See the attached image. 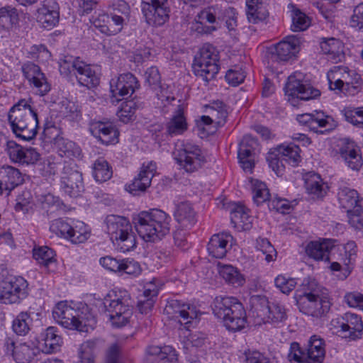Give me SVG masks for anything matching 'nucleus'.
I'll use <instances>...</instances> for the list:
<instances>
[{"label": "nucleus", "mask_w": 363, "mask_h": 363, "mask_svg": "<svg viewBox=\"0 0 363 363\" xmlns=\"http://www.w3.org/2000/svg\"><path fill=\"white\" fill-rule=\"evenodd\" d=\"M54 319L62 327L88 333L96 325V320L91 309L84 303L72 306L67 301L56 304L52 311Z\"/></svg>", "instance_id": "nucleus-1"}, {"label": "nucleus", "mask_w": 363, "mask_h": 363, "mask_svg": "<svg viewBox=\"0 0 363 363\" xmlns=\"http://www.w3.org/2000/svg\"><path fill=\"white\" fill-rule=\"evenodd\" d=\"M171 217L166 212L153 208L140 212L133 218L135 228L145 242L161 240L170 230Z\"/></svg>", "instance_id": "nucleus-2"}, {"label": "nucleus", "mask_w": 363, "mask_h": 363, "mask_svg": "<svg viewBox=\"0 0 363 363\" xmlns=\"http://www.w3.org/2000/svg\"><path fill=\"white\" fill-rule=\"evenodd\" d=\"M8 121L12 132L25 141L33 139L38 127V114L26 99H21L8 113Z\"/></svg>", "instance_id": "nucleus-3"}, {"label": "nucleus", "mask_w": 363, "mask_h": 363, "mask_svg": "<svg viewBox=\"0 0 363 363\" xmlns=\"http://www.w3.org/2000/svg\"><path fill=\"white\" fill-rule=\"evenodd\" d=\"M216 317L222 320L225 327L230 331H239L247 323L246 312L242 303L235 297L217 296L212 305Z\"/></svg>", "instance_id": "nucleus-4"}, {"label": "nucleus", "mask_w": 363, "mask_h": 363, "mask_svg": "<svg viewBox=\"0 0 363 363\" xmlns=\"http://www.w3.org/2000/svg\"><path fill=\"white\" fill-rule=\"evenodd\" d=\"M320 286L315 280L304 279L296 291L297 296L303 298L300 303V311L303 313L320 318L328 313L330 302L327 297L320 296Z\"/></svg>", "instance_id": "nucleus-5"}, {"label": "nucleus", "mask_w": 363, "mask_h": 363, "mask_svg": "<svg viewBox=\"0 0 363 363\" xmlns=\"http://www.w3.org/2000/svg\"><path fill=\"white\" fill-rule=\"evenodd\" d=\"M103 304L113 325L121 327L128 322L132 311L128 291L114 288L104 297Z\"/></svg>", "instance_id": "nucleus-6"}, {"label": "nucleus", "mask_w": 363, "mask_h": 363, "mask_svg": "<svg viewBox=\"0 0 363 363\" xmlns=\"http://www.w3.org/2000/svg\"><path fill=\"white\" fill-rule=\"evenodd\" d=\"M107 233L123 252L136 247V238L129 220L121 216L108 215L105 220Z\"/></svg>", "instance_id": "nucleus-7"}, {"label": "nucleus", "mask_w": 363, "mask_h": 363, "mask_svg": "<svg viewBox=\"0 0 363 363\" xmlns=\"http://www.w3.org/2000/svg\"><path fill=\"white\" fill-rule=\"evenodd\" d=\"M218 52L210 44L204 45L196 56L193 63V71L196 76L208 82L213 79L219 71Z\"/></svg>", "instance_id": "nucleus-8"}, {"label": "nucleus", "mask_w": 363, "mask_h": 363, "mask_svg": "<svg viewBox=\"0 0 363 363\" xmlns=\"http://www.w3.org/2000/svg\"><path fill=\"white\" fill-rule=\"evenodd\" d=\"M174 154L180 168L189 174L198 172L206 162L200 147L190 142L184 143Z\"/></svg>", "instance_id": "nucleus-9"}, {"label": "nucleus", "mask_w": 363, "mask_h": 363, "mask_svg": "<svg viewBox=\"0 0 363 363\" xmlns=\"http://www.w3.org/2000/svg\"><path fill=\"white\" fill-rule=\"evenodd\" d=\"M28 294V283L23 277H11L0 282V301L3 303H20Z\"/></svg>", "instance_id": "nucleus-10"}, {"label": "nucleus", "mask_w": 363, "mask_h": 363, "mask_svg": "<svg viewBox=\"0 0 363 363\" xmlns=\"http://www.w3.org/2000/svg\"><path fill=\"white\" fill-rule=\"evenodd\" d=\"M84 189L82 174L74 168L72 163H65L61 176V191L71 198H77Z\"/></svg>", "instance_id": "nucleus-11"}, {"label": "nucleus", "mask_w": 363, "mask_h": 363, "mask_svg": "<svg viewBox=\"0 0 363 363\" xmlns=\"http://www.w3.org/2000/svg\"><path fill=\"white\" fill-rule=\"evenodd\" d=\"M286 93L288 101L292 106H296L297 99L308 101L320 95V91L313 88L311 84L304 83L296 75H290L286 84Z\"/></svg>", "instance_id": "nucleus-12"}, {"label": "nucleus", "mask_w": 363, "mask_h": 363, "mask_svg": "<svg viewBox=\"0 0 363 363\" xmlns=\"http://www.w3.org/2000/svg\"><path fill=\"white\" fill-rule=\"evenodd\" d=\"M139 86L136 77L131 73L120 74L110 81L112 102H118L122 99L130 96Z\"/></svg>", "instance_id": "nucleus-13"}, {"label": "nucleus", "mask_w": 363, "mask_h": 363, "mask_svg": "<svg viewBox=\"0 0 363 363\" xmlns=\"http://www.w3.org/2000/svg\"><path fill=\"white\" fill-rule=\"evenodd\" d=\"M21 71L29 85L37 94L45 96L50 91V85L38 65L27 62L22 65Z\"/></svg>", "instance_id": "nucleus-14"}, {"label": "nucleus", "mask_w": 363, "mask_h": 363, "mask_svg": "<svg viewBox=\"0 0 363 363\" xmlns=\"http://www.w3.org/2000/svg\"><path fill=\"white\" fill-rule=\"evenodd\" d=\"M164 311L172 318L178 320L186 328L189 327L191 320L197 316L196 308L193 305L176 299L168 301Z\"/></svg>", "instance_id": "nucleus-15"}, {"label": "nucleus", "mask_w": 363, "mask_h": 363, "mask_svg": "<svg viewBox=\"0 0 363 363\" xmlns=\"http://www.w3.org/2000/svg\"><path fill=\"white\" fill-rule=\"evenodd\" d=\"M301 39L296 35L285 37L272 51V58L275 61H289L300 50Z\"/></svg>", "instance_id": "nucleus-16"}, {"label": "nucleus", "mask_w": 363, "mask_h": 363, "mask_svg": "<svg viewBox=\"0 0 363 363\" xmlns=\"http://www.w3.org/2000/svg\"><path fill=\"white\" fill-rule=\"evenodd\" d=\"M37 21L45 29L54 28L59 22L60 6L55 0H44L37 10Z\"/></svg>", "instance_id": "nucleus-17"}, {"label": "nucleus", "mask_w": 363, "mask_h": 363, "mask_svg": "<svg viewBox=\"0 0 363 363\" xmlns=\"http://www.w3.org/2000/svg\"><path fill=\"white\" fill-rule=\"evenodd\" d=\"M89 131L94 138L106 145L117 143L119 135L116 126L108 121H91Z\"/></svg>", "instance_id": "nucleus-18"}, {"label": "nucleus", "mask_w": 363, "mask_h": 363, "mask_svg": "<svg viewBox=\"0 0 363 363\" xmlns=\"http://www.w3.org/2000/svg\"><path fill=\"white\" fill-rule=\"evenodd\" d=\"M4 350L7 355L12 356L16 362L32 361L35 356V349L26 343L16 345L11 337H6L4 340Z\"/></svg>", "instance_id": "nucleus-19"}, {"label": "nucleus", "mask_w": 363, "mask_h": 363, "mask_svg": "<svg viewBox=\"0 0 363 363\" xmlns=\"http://www.w3.org/2000/svg\"><path fill=\"white\" fill-rule=\"evenodd\" d=\"M233 236L228 233L214 234L207 245L208 255L216 259H222L231 248Z\"/></svg>", "instance_id": "nucleus-20"}, {"label": "nucleus", "mask_w": 363, "mask_h": 363, "mask_svg": "<svg viewBox=\"0 0 363 363\" xmlns=\"http://www.w3.org/2000/svg\"><path fill=\"white\" fill-rule=\"evenodd\" d=\"M142 11L148 24L159 26L169 18V11L166 4L143 3Z\"/></svg>", "instance_id": "nucleus-21"}, {"label": "nucleus", "mask_w": 363, "mask_h": 363, "mask_svg": "<svg viewBox=\"0 0 363 363\" xmlns=\"http://www.w3.org/2000/svg\"><path fill=\"white\" fill-rule=\"evenodd\" d=\"M257 316L260 317L264 323H269L279 326L287 318L286 310L282 304L274 302L258 310Z\"/></svg>", "instance_id": "nucleus-22"}, {"label": "nucleus", "mask_w": 363, "mask_h": 363, "mask_svg": "<svg viewBox=\"0 0 363 363\" xmlns=\"http://www.w3.org/2000/svg\"><path fill=\"white\" fill-rule=\"evenodd\" d=\"M157 172V164L150 161L144 162L140 171L129 185L130 191H145L151 184L152 179Z\"/></svg>", "instance_id": "nucleus-23"}, {"label": "nucleus", "mask_w": 363, "mask_h": 363, "mask_svg": "<svg viewBox=\"0 0 363 363\" xmlns=\"http://www.w3.org/2000/svg\"><path fill=\"white\" fill-rule=\"evenodd\" d=\"M321 52L326 55L328 60L337 63L344 58V44L335 38H322L320 41Z\"/></svg>", "instance_id": "nucleus-24"}, {"label": "nucleus", "mask_w": 363, "mask_h": 363, "mask_svg": "<svg viewBox=\"0 0 363 363\" xmlns=\"http://www.w3.org/2000/svg\"><path fill=\"white\" fill-rule=\"evenodd\" d=\"M79 84L88 89L96 87L99 84L100 78L92 66L80 60L74 72Z\"/></svg>", "instance_id": "nucleus-25"}, {"label": "nucleus", "mask_w": 363, "mask_h": 363, "mask_svg": "<svg viewBox=\"0 0 363 363\" xmlns=\"http://www.w3.org/2000/svg\"><path fill=\"white\" fill-rule=\"evenodd\" d=\"M174 217L179 228L185 230H190L197 222L196 213L191 203L188 201H183L177 205Z\"/></svg>", "instance_id": "nucleus-26"}, {"label": "nucleus", "mask_w": 363, "mask_h": 363, "mask_svg": "<svg viewBox=\"0 0 363 363\" xmlns=\"http://www.w3.org/2000/svg\"><path fill=\"white\" fill-rule=\"evenodd\" d=\"M146 352L148 356L152 357L150 360L155 363H179L177 351L169 345H151L147 348Z\"/></svg>", "instance_id": "nucleus-27"}, {"label": "nucleus", "mask_w": 363, "mask_h": 363, "mask_svg": "<svg viewBox=\"0 0 363 363\" xmlns=\"http://www.w3.org/2000/svg\"><path fill=\"white\" fill-rule=\"evenodd\" d=\"M146 352L148 356L152 357L150 360L155 363H179L177 351L169 345H151L147 348Z\"/></svg>", "instance_id": "nucleus-28"}, {"label": "nucleus", "mask_w": 363, "mask_h": 363, "mask_svg": "<svg viewBox=\"0 0 363 363\" xmlns=\"http://www.w3.org/2000/svg\"><path fill=\"white\" fill-rule=\"evenodd\" d=\"M146 352L148 356L152 357L150 360L155 363H179L177 351L169 345H151L147 348Z\"/></svg>", "instance_id": "nucleus-29"}, {"label": "nucleus", "mask_w": 363, "mask_h": 363, "mask_svg": "<svg viewBox=\"0 0 363 363\" xmlns=\"http://www.w3.org/2000/svg\"><path fill=\"white\" fill-rule=\"evenodd\" d=\"M334 246L333 240L324 239L322 241H311L306 247V253L315 260H328L329 253Z\"/></svg>", "instance_id": "nucleus-30"}, {"label": "nucleus", "mask_w": 363, "mask_h": 363, "mask_svg": "<svg viewBox=\"0 0 363 363\" xmlns=\"http://www.w3.org/2000/svg\"><path fill=\"white\" fill-rule=\"evenodd\" d=\"M62 344V339L57 334V329L55 327H48L42 334L39 347L43 353L52 354L59 351Z\"/></svg>", "instance_id": "nucleus-31"}, {"label": "nucleus", "mask_w": 363, "mask_h": 363, "mask_svg": "<svg viewBox=\"0 0 363 363\" xmlns=\"http://www.w3.org/2000/svg\"><path fill=\"white\" fill-rule=\"evenodd\" d=\"M230 220L238 230H249L252 226V218L247 209L242 204L233 203L230 206Z\"/></svg>", "instance_id": "nucleus-32"}, {"label": "nucleus", "mask_w": 363, "mask_h": 363, "mask_svg": "<svg viewBox=\"0 0 363 363\" xmlns=\"http://www.w3.org/2000/svg\"><path fill=\"white\" fill-rule=\"evenodd\" d=\"M23 179L20 171L11 166L0 167V182L5 191L9 194L17 186L22 184Z\"/></svg>", "instance_id": "nucleus-33"}, {"label": "nucleus", "mask_w": 363, "mask_h": 363, "mask_svg": "<svg viewBox=\"0 0 363 363\" xmlns=\"http://www.w3.org/2000/svg\"><path fill=\"white\" fill-rule=\"evenodd\" d=\"M317 354V352H313V354L304 352L301 350L298 343L292 342L288 354V359L291 363H322L325 353L322 355L318 354L320 357H318Z\"/></svg>", "instance_id": "nucleus-34"}, {"label": "nucleus", "mask_w": 363, "mask_h": 363, "mask_svg": "<svg viewBox=\"0 0 363 363\" xmlns=\"http://www.w3.org/2000/svg\"><path fill=\"white\" fill-rule=\"evenodd\" d=\"M218 273L225 281L235 287L242 286L245 283V276L240 271L231 264L218 265Z\"/></svg>", "instance_id": "nucleus-35"}, {"label": "nucleus", "mask_w": 363, "mask_h": 363, "mask_svg": "<svg viewBox=\"0 0 363 363\" xmlns=\"http://www.w3.org/2000/svg\"><path fill=\"white\" fill-rule=\"evenodd\" d=\"M337 199L340 206L345 208L347 213H350L359 205V194L353 189L347 186H342L339 188L337 192Z\"/></svg>", "instance_id": "nucleus-36"}, {"label": "nucleus", "mask_w": 363, "mask_h": 363, "mask_svg": "<svg viewBox=\"0 0 363 363\" xmlns=\"http://www.w3.org/2000/svg\"><path fill=\"white\" fill-rule=\"evenodd\" d=\"M307 192L316 198H323L327 194L328 186L320 176L315 173L309 174L305 179Z\"/></svg>", "instance_id": "nucleus-37"}, {"label": "nucleus", "mask_w": 363, "mask_h": 363, "mask_svg": "<svg viewBox=\"0 0 363 363\" xmlns=\"http://www.w3.org/2000/svg\"><path fill=\"white\" fill-rule=\"evenodd\" d=\"M187 122L182 108L179 106L166 125L167 133L171 137L182 135L187 130Z\"/></svg>", "instance_id": "nucleus-38"}, {"label": "nucleus", "mask_w": 363, "mask_h": 363, "mask_svg": "<svg viewBox=\"0 0 363 363\" xmlns=\"http://www.w3.org/2000/svg\"><path fill=\"white\" fill-rule=\"evenodd\" d=\"M279 155L291 166H298L301 161V149L294 143L281 144L278 147Z\"/></svg>", "instance_id": "nucleus-39"}, {"label": "nucleus", "mask_w": 363, "mask_h": 363, "mask_svg": "<svg viewBox=\"0 0 363 363\" xmlns=\"http://www.w3.org/2000/svg\"><path fill=\"white\" fill-rule=\"evenodd\" d=\"M336 126V122L330 116L323 111L313 112L311 130L315 133L328 131Z\"/></svg>", "instance_id": "nucleus-40"}, {"label": "nucleus", "mask_w": 363, "mask_h": 363, "mask_svg": "<svg viewBox=\"0 0 363 363\" xmlns=\"http://www.w3.org/2000/svg\"><path fill=\"white\" fill-rule=\"evenodd\" d=\"M92 175L96 182H105L112 177V167L104 158L99 157L93 164Z\"/></svg>", "instance_id": "nucleus-41"}, {"label": "nucleus", "mask_w": 363, "mask_h": 363, "mask_svg": "<svg viewBox=\"0 0 363 363\" xmlns=\"http://www.w3.org/2000/svg\"><path fill=\"white\" fill-rule=\"evenodd\" d=\"M57 153L61 157H79L82 150L74 142L64 138H59L55 143Z\"/></svg>", "instance_id": "nucleus-42"}, {"label": "nucleus", "mask_w": 363, "mask_h": 363, "mask_svg": "<svg viewBox=\"0 0 363 363\" xmlns=\"http://www.w3.org/2000/svg\"><path fill=\"white\" fill-rule=\"evenodd\" d=\"M346 330L352 339L359 338L363 330V323L360 316L352 313L345 314Z\"/></svg>", "instance_id": "nucleus-43"}, {"label": "nucleus", "mask_w": 363, "mask_h": 363, "mask_svg": "<svg viewBox=\"0 0 363 363\" xmlns=\"http://www.w3.org/2000/svg\"><path fill=\"white\" fill-rule=\"evenodd\" d=\"M74 220L75 219L70 218L55 219L51 222L50 230L57 236L69 240Z\"/></svg>", "instance_id": "nucleus-44"}, {"label": "nucleus", "mask_w": 363, "mask_h": 363, "mask_svg": "<svg viewBox=\"0 0 363 363\" xmlns=\"http://www.w3.org/2000/svg\"><path fill=\"white\" fill-rule=\"evenodd\" d=\"M343 84L345 94L354 96L362 90L363 79L360 74L350 69L347 74H345Z\"/></svg>", "instance_id": "nucleus-45"}, {"label": "nucleus", "mask_w": 363, "mask_h": 363, "mask_svg": "<svg viewBox=\"0 0 363 363\" xmlns=\"http://www.w3.org/2000/svg\"><path fill=\"white\" fill-rule=\"evenodd\" d=\"M96 350V340H89L82 343L78 350L79 363H95Z\"/></svg>", "instance_id": "nucleus-46"}, {"label": "nucleus", "mask_w": 363, "mask_h": 363, "mask_svg": "<svg viewBox=\"0 0 363 363\" xmlns=\"http://www.w3.org/2000/svg\"><path fill=\"white\" fill-rule=\"evenodd\" d=\"M70 231L69 241L72 244H80L86 242L91 235L89 227L82 221L75 220Z\"/></svg>", "instance_id": "nucleus-47"}, {"label": "nucleus", "mask_w": 363, "mask_h": 363, "mask_svg": "<svg viewBox=\"0 0 363 363\" xmlns=\"http://www.w3.org/2000/svg\"><path fill=\"white\" fill-rule=\"evenodd\" d=\"M55 256V252L48 246H40L33 250V258L45 267H48L56 262Z\"/></svg>", "instance_id": "nucleus-48"}, {"label": "nucleus", "mask_w": 363, "mask_h": 363, "mask_svg": "<svg viewBox=\"0 0 363 363\" xmlns=\"http://www.w3.org/2000/svg\"><path fill=\"white\" fill-rule=\"evenodd\" d=\"M341 156L347 165L353 170H358L362 164V157L353 147V144H349L347 147L342 148Z\"/></svg>", "instance_id": "nucleus-49"}, {"label": "nucleus", "mask_w": 363, "mask_h": 363, "mask_svg": "<svg viewBox=\"0 0 363 363\" xmlns=\"http://www.w3.org/2000/svg\"><path fill=\"white\" fill-rule=\"evenodd\" d=\"M208 109L209 114L217 125L222 126L225 123L228 111L226 106L223 102L220 101H214L208 107Z\"/></svg>", "instance_id": "nucleus-50"}, {"label": "nucleus", "mask_w": 363, "mask_h": 363, "mask_svg": "<svg viewBox=\"0 0 363 363\" xmlns=\"http://www.w3.org/2000/svg\"><path fill=\"white\" fill-rule=\"evenodd\" d=\"M251 188L253 200L257 205L269 200V190L265 183L257 179H252Z\"/></svg>", "instance_id": "nucleus-51"}, {"label": "nucleus", "mask_w": 363, "mask_h": 363, "mask_svg": "<svg viewBox=\"0 0 363 363\" xmlns=\"http://www.w3.org/2000/svg\"><path fill=\"white\" fill-rule=\"evenodd\" d=\"M59 112L62 117L69 121H77L81 117L79 106L75 102L67 99L60 102Z\"/></svg>", "instance_id": "nucleus-52"}, {"label": "nucleus", "mask_w": 363, "mask_h": 363, "mask_svg": "<svg viewBox=\"0 0 363 363\" xmlns=\"http://www.w3.org/2000/svg\"><path fill=\"white\" fill-rule=\"evenodd\" d=\"M31 318L28 312L20 313L13 320L12 329L18 335H26L30 330Z\"/></svg>", "instance_id": "nucleus-53"}, {"label": "nucleus", "mask_w": 363, "mask_h": 363, "mask_svg": "<svg viewBox=\"0 0 363 363\" xmlns=\"http://www.w3.org/2000/svg\"><path fill=\"white\" fill-rule=\"evenodd\" d=\"M18 21L17 10L11 6L0 9V26L5 29H10L16 25Z\"/></svg>", "instance_id": "nucleus-54"}, {"label": "nucleus", "mask_w": 363, "mask_h": 363, "mask_svg": "<svg viewBox=\"0 0 363 363\" xmlns=\"http://www.w3.org/2000/svg\"><path fill=\"white\" fill-rule=\"evenodd\" d=\"M255 248L257 251H260L264 256V260L269 263L276 259L277 251L270 242L264 238H258L256 240Z\"/></svg>", "instance_id": "nucleus-55"}, {"label": "nucleus", "mask_w": 363, "mask_h": 363, "mask_svg": "<svg viewBox=\"0 0 363 363\" xmlns=\"http://www.w3.org/2000/svg\"><path fill=\"white\" fill-rule=\"evenodd\" d=\"M291 18V29L294 32L305 30L311 24L310 18L299 9H295L292 11Z\"/></svg>", "instance_id": "nucleus-56"}, {"label": "nucleus", "mask_w": 363, "mask_h": 363, "mask_svg": "<svg viewBox=\"0 0 363 363\" xmlns=\"http://www.w3.org/2000/svg\"><path fill=\"white\" fill-rule=\"evenodd\" d=\"M80 61L79 57H66L60 60L59 62V71L64 77L70 78L74 76L77 70V66Z\"/></svg>", "instance_id": "nucleus-57"}, {"label": "nucleus", "mask_w": 363, "mask_h": 363, "mask_svg": "<svg viewBox=\"0 0 363 363\" xmlns=\"http://www.w3.org/2000/svg\"><path fill=\"white\" fill-rule=\"evenodd\" d=\"M91 23L101 33L111 35V18L110 14L102 13L97 16H93Z\"/></svg>", "instance_id": "nucleus-58"}, {"label": "nucleus", "mask_w": 363, "mask_h": 363, "mask_svg": "<svg viewBox=\"0 0 363 363\" xmlns=\"http://www.w3.org/2000/svg\"><path fill=\"white\" fill-rule=\"evenodd\" d=\"M343 113L347 122L363 128V107L347 108L344 109Z\"/></svg>", "instance_id": "nucleus-59"}, {"label": "nucleus", "mask_w": 363, "mask_h": 363, "mask_svg": "<svg viewBox=\"0 0 363 363\" xmlns=\"http://www.w3.org/2000/svg\"><path fill=\"white\" fill-rule=\"evenodd\" d=\"M221 8L218 5L208 7L202 10L198 15V21L201 23H214L216 18H220L219 13Z\"/></svg>", "instance_id": "nucleus-60"}, {"label": "nucleus", "mask_w": 363, "mask_h": 363, "mask_svg": "<svg viewBox=\"0 0 363 363\" xmlns=\"http://www.w3.org/2000/svg\"><path fill=\"white\" fill-rule=\"evenodd\" d=\"M121 272L119 274H126L133 277H138L142 272V268L138 262L131 258L122 259L121 267Z\"/></svg>", "instance_id": "nucleus-61"}, {"label": "nucleus", "mask_w": 363, "mask_h": 363, "mask_svg": "<svg viewBox=\"0 0 363 363\" xmlns=\"http://www.w3.org/2000/svg\"><path fill=\"white\" fill-rule=\"evenodd\" d=\"M136 110L135 103L133 101H127L121 104L117 115L123 123H128L132 120Z\"/></svg>", "instance_id": "nucleus-62"}, {"label": "nucleus", "mask_w": 363, "mask_h": 363, "mask_svg": "<svg viewBox=\"0 0 363 363\" xmlns=\"http://www.w3.org/2000/svg\"><path fill=\"white\" fill-rule=\"evenodd\" d=\"M163 284L164 283L160 279L152 278L145 284L143 297L155 298L157 296Z\"/></svg>", "instance_id": "nucleus-63"}, {"label": "nucleus", "mask_w": 363, "mask_h": 363, "mask_svg": "<svg viewBox=\"0 0 363 363\" xmlns=\"http://www.w3.org/2000/svg\"><path fill=\"white\" fill-rule=\"evenodd\" d=\"M275 286L283 294H289L292 291L296 285V281L294 279L287 278L283 275L277 276L274 279Z\"/></svg>", "instance_id": "nucleus-64"}]
</instances>
